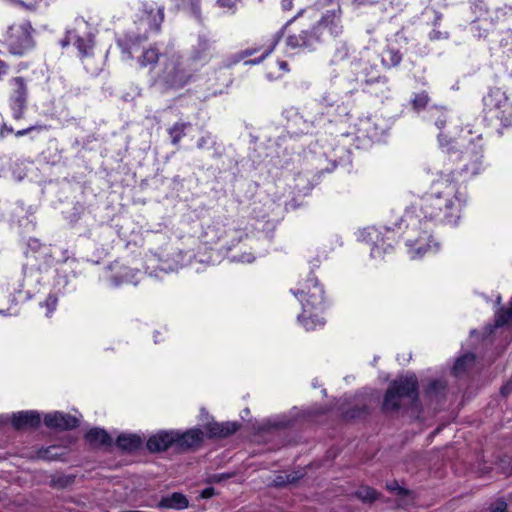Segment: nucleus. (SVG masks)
<instances>
[{
  "label": "nucleus",
  "mask_w": 512,
  "mask_h": 512,
  "mask_svg": "<svg viewBox=\"0 0 512 512\" xmlns=\"http://www.w3.org/2000/svg\"><path fill=\"white\" fill-rule=\"evenodd\" d=\"M430 98L427 92L422 91L414 96V98L411 101L412 107L415 110H422L424 109Z\"/></svg>",
  "instance_id": "obj_27"
},
{
  "label": "nucleus",
  "mask_w": 512,
  "mask_h": 512,
  "mask_svg": "<svg viewBox=\"0 0 512 512\" xmlns=\"http://www.w3.org/2000/svg\"><path fill=\"white\" fill-rule=\"evenodd\" d=\"M85 440L93 447L109 446L112 443V439L108 433L100 428L89 430L85 435Z\"/></svg>",
  "instance_id": "obj_17"
},
{
  "label": "nucleus",
  "mask_w": 512,
  "mask_h": 512,
  "mask_svg": "<svg viewBox=\"0 0 512 512\" xmlns=\"http://www.w3.org/2000/svg\"><path fill=\"white\" fill-rule=\"evenodd\" d=\"M139 18L148 30L159 31L164 20V8L157 6L154 2H144Z\"/></svg>",
  "instance_id": "obj_7"
},
{
  "label": "nucleus",
  "mask_w": 512,
  "mask_h": 512,
  "mask_svg": "<svg viewBox=\"0 0 512 512\" xmlns=\"http://www.w3.org/2000/svg\"><path fill=\"white\" fill-rule=\"evenodd\" d=\"M8 71V65L0 61V79L3 75H6Z\"/></svg>",
  "instance_id": "obj_46"
},
{
  "label": "nucleus",
  "mask_w": 512,
  "mask_h": 512,
  "mask_svg": "<svg viewBox=\"0 0 512 512\" xmlns=\"http://www.w3.org/2000/svg\"><path fill=\"white\" fill-rule=\"evenodd\" d=\"M217 2L221 7H227V8H231L235 4V1H233V0H218Z\"/></svg>",
  "instance_id": "obj_43"
},
{
  "label": "nucleus",
  "mask_w": 512,
  "mask_h": 512,
  "mask_svg": "<svg viewBox=\"0 0 512 512\" xmlns=\"http://www.w3.org/2000/svg\"><path fill=\"white\" fill-rule=\"evenodd\" d=\"M386 488L390 492H396L398 495H406L408 493V491L406 489L400 487L396 481L387 483Z\"/></svg>",
  "instance_id": "obj_37"
},
{
  "label": "nucleus",
  "mask_w": 512,
  "mask_h": 512,
  "mask_svg": "<svg viewBox=\"0 0 512 512\" xmlns=\"http://www.w3.org/2000/svg\"><path fill=\"white\" fill-rule=\"evenodd\" d=\"M205 143H206L205 138H201V139L199 140V142H198V147H199V148H202V147L205 145Z\"/></svg>",
  "instance_id": "obj_53"
},
{
  "label": "nucleus",
  "mask_w": 512,
  "mask_h": 512,
  "mask_svg": "<svg viewBox=\"0 0 512 512\" xmlns=\"http://www.w3.org/2000/svg\"><path fill=\"white\" fill-rule=\"evenodd\" d=\"M402 61V55L397 49L388 48L384 51L382 56V64L386 68L398 66Z\"/></svg>",
  "instance_id": "obj_20"
},
{
  "label": "nucleus",
  "mask_w": 512,
  "mask_h": 512,
  "mask_svg": "<svg viewBox=\"0 0 512 512\" xmlns=\"http://www.w3.org/2000/svg\"><path fill=\"white\" fill-rule=\"evenodd\" d=\"M75 45L80 52L82 57L89 56L93 50V41L91 38H80L78 37L75 41Z\"/></svg>",
  "instance_id": "obj_25"
},
{
  "label": "nucleus",
  "mask_w": 512,
  "mask_h": 512,
  "mask_svg": "<svg viewBox=\"0 0 512 512\" xmlns=\"http://www.w3.org/2000/svg\"><path fill=\"white\" fill-rule=\"evenodd\" d=\"M52 449H54V447H49V448H47V449H44V450L39 451V453H38L39 458L47 459V460H52V459H54V456L49 455V453H50V451H51Z\"/></svg>",
  "instance_id": "obj_39"
},
{
  "label": "nucleus",
  "mask_w": 512,
  "mask_h": 512,
  "mask_svg": "<svg viewBox=\"0 0 512 512\" xmlns=\"http://www.w3.org/2000/svg\"><path fill=\"white\" fill-rule=\"evenodd\" d=\"M175 447L180 450L198 448L204 439V433L199 428H192L185 432L174 431Z\"/></svg>",
  "instance_id": "obj_8"
},
{
  "label": "nucleus",
  "mask_w": 512,
  "mask_h": 512,
  "mask_svg": "<svg viewBox=\"0 0 512 512\" xmlns=\"http://www.w3.org/2000/svg\"><path fill=\"white\" fill-rule=\"evenodd\" d=\"M213 495H214V488H212V487L205 488L201 493V497L204 499L210 498Z\"/></svg>",
  "instance_id": "obj_42"
},
{
  "label": "nucleus",
  "mask_w": 512,
  "mask_h": 512,
  "mask_svg": "<svg viewBox=\"0 0 512 512\" xmlns=\"http://www.w3.org/2000/svg\"><path fill=\"white\" fill-rule=\"evenodd\" d=\"M160 53L155 47L148 48L138 57V62L142 67H153L159 60Z\"/></svg>",
  "instance_id": "obj_19"
},
{
  "label": "nucleus",
  "mask_w": 512,
  "mask_h": 512,
  "mask_svg": "<svg viewBox=\"0 0 512 512\" xmlns=\"http://www.w3.org/2000/svg\"><path fill=\"white\" fill-rule=\"evenodd\" d=\"M355 495L363 502L372 503L374 502L379 494L377 491L369 486H362L356 492Z\"/></svg>",
  "instance_id": "obj_23"
},
{
  "label": "nucleus",
  "mask_w": 512,
  "mask_h": 512,
  "mask_svg": "<svg viewBox=\"0 0 512 512\" xmlns=\"http://www.w3.org/2000/svg\"><path fill=\"white\" fill-rule=\"evenodd\" d=\"M431 242V235L427 231H424L422 235L415 239H409L407 245L409 247L411 257H421L431 248Z\"/></svg>",
  "instance_id": "obj_14"
},
{
  "label": "nucleus",
  "mask_w": 512,
  "mask_h": 512,
  "mask_svg": "<svg viewBox=\"0 0 512 512\" xmlns=\"http://www.w3.org/2000/svg\"><path fill=\"white\" fill-rule=\"evenodd\" d=\"M507 508H508L507 503L504 500L499 499L491 504L490 511L491 512H507Z\"/></svg>",
  "instance_id": "obj_34"
},
{
  "label": "nucleus",
  "mask_w": 512,
  "mask_h": 512,
  "mask_svg": "<svg viewBox=\"0 0 512 512\" xmlns=\"http://www.w3.org/2000/svg\"><path fill=\"white\" fill-rule=\"evenodd\" d=\"M445 385L440 381H433L429 384L427 387L426 393L432 396L434 393H436L438 390H444Z\"/></svg>",
  "instance_id": "obj_35"
},
{
  "label": "nucleus",
  "mask_w": 512,
  "mask_h": 512,
  "mask_svg": "<svg viewBox=\"0 0 512 512\" xmlns=\"http://www.w3.org/2000/svg\"><path fill=\"white\" fill-rule=\"evenodd\" d=\"M146 446L150 452H163L175 446L174 430L158 432L147 440Z\"/></svg>",
  "instance_id": "obj_10"
},
{
  "label": "nucleus",
  "mask_w": 512,
  "mask_h": 512,
  "mask_svg": "<svg viewBox=\"0 0 512 512\" xmlns=\"http://www.w3.org/2000/svg\"><path fill=\"white\" fill-rule=\"evenodd\" d=\"M301 476H296L294 474H286L285 476L279 475L275 479V484L277 486L286 485L289 483H294L297 479H299Z\"/></svg>",
  "instance_id": "obj_32"
},
{
  "label": "nucleus",
  "mask_w": 512,
  "mask_h": 512,
  "mask_svg": "<svg viewBox=\"0 0 512 512\" xmlns=\"http://www.w3.org/2000/svg\"><path fill=\"white\" fill-rule=\"evenodd\" d=\"M141 444V439L137 435H130V449L137 448Z\"/></svg>",
  "instance_id": "obj_41"
},
{
  "label": "nucleus",
  "mask_w": 512,
  "mask_h": 512,
  "mask_svg": "<svg viewBox=\"0 0 512 512\" xmlns=\"http://www.w3.org/2000/svg\"><path fill=\"white\" fill-rule=\"evenodd\" d=\"M71 35H72V33L68 32L66 37L63 40H61L60 44L62 47H66L67 45H69L70 40H71Z\"/></svg>",
  "instance_id": "obj_47"
},
{
  "label": "nucleus",
  "mask_w": 512,
  "mask_h": 512,
  "mask_svg": "<svg viewBox=\"0 0 512 512\" xmlns=\"http://www.w3.org/2000/svg\"><path fill=\"white\" fill-rule=\"evenodd\" d=\"M44 423L49 428L67 430L78 426V419L69 414L54 412L45 416Z\"/></svg>",
  "instance_id": "obj_11"
},
{
  "label": "nucleus",
  "mask_w": 512,
  "mask_h": 512,
  "mask_svg": "<svg viewBox=\"0 0 512 512\" xmlns=\"http://www.w3.org/2000/svg\"><path fill=\"white\" fill-rule=\"evenodd\" d=\"M417 388L418 381L415 376L400 377L394 380L385 393L383 410L395 412L405 405V401L413 403L418 398Z\"/></svg>",
  "instance_id": "obj_2"
},
{
  "label": "nucleus",
  "mask_w": 512,
  "mask_h": 512,
  "mask_svg": "<svg viewBox=\"0 0 512 512\" xmlns=\"http://www.w3.org/2000/svg\"><path fill=\"white\" fill-rule=\"evenodd\" d=\"M206 430L209 432L210 437H219L221 434V423L219 422H211L206 425Z\"/></svg>",
  "instance_id": "obj_33"
},
{
  "label": "nucleus",
  "mask_w": 512,
  "mask_h": 512,
  "mask_svg": "<svg viewBox=\"0 0 512 512\" xmlns=\"http://www.w3.org/2000/svg\"><path fill=\"white\" fill-rule=\"evenodd\" d=\"M495 117H497L505 127L512 125V102H507L503 108L495 113Z\"/></svg>",
  "instance_id": "obj_24"
},
{
  "label": "nucleus",
  "mask_w": 512,
  "mask_h": 512,
  "mask_svg": "<svg viewBox=\"0 0 512 512\" xmlns=\"http://www.w3.org/2000/svg\"><path fill=\"white\" fill-rule=\"evenodd\" d=\"M109 268L116 272V275L111 276V284L113 286L122 284L126 277V268L124 266L120 267L118 263L112 264Z\"/></svg>",
  "instance_id": "obj_26"
},
{
  "label": "nucleus",
  "mask_w": 512,
  "mask_h": 512,
  "mask_svg": "<svg viewBox=\"0 0 512 512\" xmlns=\"http://www.w3.org/2000/svg\"><path fill=\"white\" fill-rule=\"evenodd\" d=\"M188 504L186 496L179 492L163 497L159 502L160 507L175 510H183L188 507Z\"/></svg>",
  "instance_id": "obj_16"
},
{
  "label": "nucleus",
  "mask_w": 512,
  "mask_h": 512,
  "mask_svg": "<svg viewBox=\"0 0 512 512\" xmlns=\"http://www.w3.org/2000/svg\"><path fill=\"white\" fill-rule=\"evenodd\" d=\"M457 193V184L454 181L453 174L446 175L437 180L433 185V195L429 197L423 206V212L426 218L434 220L443 216H448V211L453 206V197Z\"/></svg>",
  "instance_id": "obj_1"
},
{
  "label": "nucleus",
  "mask_w": 512,
  "mask_h": 512,
  "mask_svg": "<svg viewBox=\"0 0 512 512\" xmlns=\"http://www.w3.org/2000/svg\"><path fill=\"white\" fill-rule=\"evenodd\" d=\"M40 415L36 411H21L12 417V425L16 429L36 427L40 424Z\"/></svg>",
  "instance_id": "obj_13"
},
{
  "label": "nucleus",
  "mask_w": 512,
  "mask_h": 512,
  "mask_svg": "<svg viewBox=\"0 0 512 512\" xmlns=\"http://www.w3.org/2000/svg\"><path fill=\"white\" fill-rule=\"evenodd\" d=\"M9 86V106L12 116L15 120H20L24 117L27 106V83L23 77H15L9 81Z\"/></svg>",
  "instance_id": "obj_5"
},
{
  "label": "nucleus",
  "mask_w": 512,
  "mask_h": 512,
  "mask_svg": "<svg viewBox=\"0 0 512 512\" xmlns=\"http://www.w3.org/2000/svg\"><path fill=\"white\" fill-rule=\"evenodd\" d=\"M281 6L284 10H291L293 7L292 0H281Z\"/></svg>",
  "instance_id": "obj_45"
},
{
  "label": "nucleus",
  "mask_w": 512,
  "mask_h": 512,
  "mask_svg": "<svg viewBox=\"0 0 512 512\" xmlns=\"http://www.w3.org/2000/svg\"><path fill=\"white\" fill-rule=\"evenodd\" d=\"M33 32L34 29L27 20L14 23L4 35V44L11 54L21 56L34 47Z\"/></svg>",
  "instance_id": "obj_3"
},
{
  "label": "nucleus",
  "mask_w": 512,
  "mask_h": 512,
  "mask_svg": "<svg viewBox=\"0 0 512 512\" xmlns=\"http://www.w3.org/2000/svg\"><path fill=\"white\" fill-rule=\"evenodd\" d=\"M127 442H128V439L126 437H122V436H120L117 440L118 445L124 449L127 447Z\"/></svg>",
  "instance_id": "obj_48"
},
{
  "label": "nucleus",
  "mask_w": 512,
  "mask_h": 512,
  "mask_svg": "<svg viewBox=\"0 0 512 512\" xmlns=\"http://www.w3.org/2000/svg\"><path fill=\"white\" fill-rule=\"evenodd\" d=\"M211 47H212V45H211V42L209 39H207L205 37H200L199 41H198V46L196 49L195 57L200 59L202 54L210 51Z\"/></svg>",
  "instance_id": "obj_30"
},
{
  "label": "nucleus",
  "mask_w": 512,
  "mask_h": 512,
  "mask_svg": "<svg viewBox=\"0 0 512 512\" xmlns=\"http://www.w3.org/2000/svg\"><path fill=\"white\" fill-rule=\"evenodd\" d=\"M379 0H353V3L357 6L360 5H368V4H374L377 3Z\"/></svg>",
  "instance_id": "obj_44"
},
{
  "label": "nucleus",
  "mask_w": 512,
  "mask_h": 512,
  "mask_svg": "<svg viewBox=\"0 0 512 512\" xmlns=\"http://www.w3.org/2000/svg\"><path fill=\"white\" fill-rule=\"evenodd\" d=\"M188 127H190V123L177 122L168 130L173 145H177L180 142Z\"/></svg>",
  "instance_id": "obj_21"
},
{
  "label": "nucleus",
  "mask_w": 512,
  "mask_h": 512,
  "mask_svg": "<svg viewBox=\"0 0 512 512\" xmlns=\"http://www.w3.org/2000/svg\"><path fill=\"white\" fill-rule=\"evenodd\" d=\"M482 157L481 149H473L471 152H466L464 160H469L470 162L465 165L464 170L470 172L471 175L479 174L482 167Z\"/></svg>",
  "instance_id": "obj_18"
},
{
  "label": "nucleus",
  "mask_w": 512,
  "mask_h": 512,
  "mask_svg": "<svg viewBox=\"0 0 512 512\" xmlns=\"http://www.w3.org/2000/svg\"><path fill=\"white\" fill-rule=\"evenodd\" d=\"M191 73L177 54L165 55L160 80L170 88H182L191 80Z\"/></svg>",
  "instance_id": "obj_4"
},
{
  "label": "nucleus",
  "mask_w": 512,
  "mask_h": 512,
  "mask_svg": "<svg viewBox=\"0 0 512 512\" xmlns=\"http://www.w3.org/2000/svg\"><path fill=\"white\" fill-rule=\"evenodd\" d=\"M275 45H276V43H273V44L270 46V48H269V49L265 52V54L263 55V58H264V57H266V56H268V55L273 51V49L275 48Z\"/></svg>",
  "instance_id": "obj_52"
},
{
  "label": "nucleus",
  "mask_w": 512,
  "mask_h": 512,
  "mask_svg": "<svg viewBox=\"0 0 512 512\" xmlns=\"http://www.w3.org/2000/svg\"><path fill=\"white\" fill-rule=\"evenodd\" d=\"M442 37V33L439 31H433L431 34V39H440Z\"/></svg>",
  "instance_id": "obj_50"
},
{
  "label": "nucleus",
  "mask_w": 512,
  "mask_h": 512,
  "mask_svg": "<svg viewBox=\"0 0 512 512\" xmlns=\"http://www.w3.org/2000/svg\"><path fill=\"white\" fill-rule=\"evenodd\" d=\"M311 287L308 286V291H300L301 301L306 302L312 308H319L324 302V290L319 285L316 279L308 281Z\"/></svg>",
  "instance_id": "obj_12"
},
{
  "label": "nucleus",
  "mask_w": 512,
  "mask_h": 512,
  "mask_svg": "<svg viewBox=\"0 0 512 512\" xmlns=\"http://www.w3.org/2000/svg\"><path fill=\"white\" fill-rule=\"evenodd\" d=\"M446 125V120L445 119H438L436 121V126L439 128V129H442L444 128Z\"/></svg>",
  "instance_id": "obj_49"
},
{
  "label": "nucleus",
  "mask_w": 512,
  "mask_h": 512,
  "mask_svg": "<svg viewBox=\"0 0 512 512\" xmlns=\"http://www.w3.org/2000/svg\"><path fill=\"white\" fill-rule=\"evenodd\" d=\"M510 310H512V298L510 299L509 301V307H508Z\"/></svg>",
  "instance_id": "obj_55"
},
{
  "label": "nucleus",
  "mask_w": 512,
  "mask_h": 512,
  "mask_svg": "<svg viewBox=\"0 0 512 512\" xmlns=\"http://www.w3.org/2000/svg\"><path fill=\"white\" fill-rule=\"evenodd\" d=\"M43 127L41 125H32L26 129H22V130H18L15 132V135L17 137H21V136H24V135H27L28 133H30L31 131H34V130H41Z\"/></svg>",
  "instance_id": "obj_38"
},
{
  "label": "nucleus",
  "mask_w": 512,
  "mask_h": 512,
  "mask_svg": "<svg viewBox=\"0 0 512 512\" xmlns=\"http://www.w3.org/2000/svg\"><path fill=\"white\" fill-rule=\"evenodd\" d=\"M57 302H58V299L55 295H53V294L48 295V297L46 298V300L44 302V305L48 309V313H52L55 310V308L57 306Z\"/></svg>",
  "instance_id": "obj_36"
},
{
  "label": "nucleus",
  "mask_w": 512,
  "mask_h": 512,
  "mask_svg": "<svg viewBox=\"0 0 512 512\" xmlns=\"http://www.w3.org/2000/svg\"><path fill=\"white\" fill-rule=\"evenodd\" d=\"M509 102L505 92L499 88L490 90L487 96L484 98V104L486 108L491 112H498L503 106Z\"/></svg>",
  "instance_id": "obj_15"
},
{
  "label": "nucleus",
  "mask_w": 512,
  "mask_h": 512,
  "mask_svg": "<svg viewBox=\"0 0 512 512\" xmlns=\"http://www.w3.org/2000/svg\"><path fill=\"white\" fill-rule=\"evenodd\" d=\"M443 138H444V137H443V135H442V134H440V135H439V141H440V144H441V145H443V144H444V143H443Z\"/></svg>",
  "instance_id": "obj_54"
},
{
  "label": "nucleus",
  "mask_w": 512,
  "mask_h": 512,
  "mask_svg": "<svg viewBox=\"0 0 512 512\" xmlns=\"http://www.w3.org/2000/svg\"><path fill=\"white\" fill-rule=\"evenodd\" d=\"M279 66H280V68H281L282 70H284V71H288V70H289V69H288V63H287V62H285V61H281V62L279 63Z\"/></svg>",
  "instance_id": "obj_51"
},
{
  "label": "nucleus",
  "mask_w": 512,
  "mask_h": 512,
  "mask_svg": "<svg viewBox=\"0 0 512 512\" xmlns=\"http://www.w3.org/2000/svg\"><path fill=\"white\" fill-rule=\"evenodd\" d=\"M342 10L340 7L324 13L321 19L314 25L316 33L322 38L325 34L337 37L343 32Z\"/></svg>",
  "instance_id": "obj_6"
},
{
  "label": "nucleus",
  "mask_w": 512,
  "mask_h": 512,
  "mask_svg": "<svg viewBox=\"0 0 512 512\" xmlns=\"http://www.w3.org/2000/svg\"><path fill=\"white\" fill-rule=\"evenodd\" d=\"M512 319V310L509 308L501 309L496 315V326H503Z\"/></svg>",
  "instance_id": "obj_29"
},
{
  "label": "nucleus",
  "mask_w": 512,
  "mask_h": 512,
  "mask_svg": "<svg viewBox=\"0 0 512 512\" xmlns=\"http://www.w3.org/2000/svg\"><path fill=\"white\" fill-rule=\"evenodd\" d=\"M240 427V424L237 422H222L221 423V434L219 437H227L229 435L234 434Z\"/></svg>",
  "instance_id": "obj_28"
},
{
  "label": "nucleus",
  "mask_w": 512,
  "mask_h": 512,
  "mask_svg": "<svg viewBox=\"0 0 512 512\" xmlns=\"http://www.w3.org/2000/svg\"><path fill=\"white\" fill-rule=\"evenodd\" d=\"M13 132V128L8 126L6 123H3L0 128V137L4 138L7 134H10Z\"/></svg>",
  "instance_id": "obj_40"
},
{
  "label": "nucleus",
  "mask_w": 512,
  "mask_h": 512,
  "mask_svg": "<svg viewBox=\"0 0 512 512\" xmlns=\"http://www.w3.org/2000/svg\"><path fill=\"white\" fill-rule=\"evenodd\" d=\"M475 362V356L472 353H467L458 358L454 364L453 370L455 374H461L467 370L468 367L472 366Z\"/></svg>",
  "instance_id": "obj_22"
},
{
  "label": "nucleus",
  "mask_w": 512,
  "mask_h": 512,
  "mask_svg": "<svg viewBox=\"0 0 512 512\" xmlns=\"http://www.w3.org/2000/svg\"><path fill=\"white\" fill-rule=\"evenodd\" d=\"M321 38L313 26L310 30H302L298 33L291 34L287 37L286 43L289 47L295 48H309L318 42Z\"/></svg>",
  "instance_id": "obj_9"
},
{
  "label": "nucleus",
  "mask_w": 512,
  "mask_h": 512,
  "mask_svg": "<svg viewBox=\"0 0 512 512\" xmlns=\"http://www.w3.org/2000/svg\"><path fill=\"white\" fill-rule=\"evenodd\" d=\"M200 0H181V5L184 8L190 9L191 12L197 17L200 15Z\"/></svg>",
  "instance_id": "obj_31"
}]
</instances>
